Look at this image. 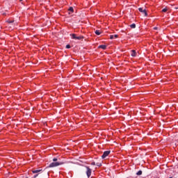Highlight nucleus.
Segmentation results:
<instances>
[{
	"label": "nucleus",
	"mask_w": 178,
	"mask_h": 178,
	"mask_svg": "<svg viewBox=\"0 0 178 178\" xmlns=\"http://www.w3.org/2000/svg\"><path fill=\"white\" fill-rule=\"evenodd\" d=\"M66 48H67V49H70V44H67V45H66Z\"/></svg>",
	"instance_id": "15"
},
{
	"label": "nucleus",
	"mask_w": 178,
	"mask_h": 178,
	"mask_svg": "<svg viewBox=\"0 0 178 178\" xmlns=\"http://www.w3.org/2000/svg\"><path fill=\"white\" fill-rule=\"evenodd\" d=\"M131 29H136V24H132L130 25Z\"/></svg>",
	"instance_id": "12"
},
{
	"label": "nucleus",
	"mask_w": 178,
	"mask_h": 178,
	"mask_svg": "<svg viewBox=\"0 0 178 178\" xmlns=\"http://www.w3.org/2000/svg\"><path fill=\"white\" fill-rule=\"evenodd\" d=\"M139 12H140L141 13H143V15H145V16H148V13H147V10H145V8H144V7L143 8H138Z\"/></svg>",
	"instance_id": "4"
},
{
	"label": "nucleus",
	"mask_w": 178,
	"mask_h": 178,
	"mask_svg": "<svg viewBox=\"0 0 178 178\" xmlns=\"http://www.w3.org/2000/svg\"><path fill=\"white\" fill-rule=\"evenodd\" d=\"M22 1H23V0H19L20 2H22Z\"/></svg>",
	"instance_id": "23"
},
{
	"label": "nucleus",
	"mask_w": 178,
	"mask_h": 178,
	"mask_svg": "<svg viewBox=\"0 0 178 178\" xmlns=\"http://www.w3.org/2000/svg\"><path fill=\"white\" fill-rule=\"evenodd\" d=\"M119 37L118 35H111L110 40H113V38H118Z\"/></svg>",
	"instance_id": "7"
},
{
	"label": "nucleus",
	"mask_w": 178,
	"mask_h": 178,
	"mask_svg": "<svg viewBox=\"0 0 178 178\" xmlns=\"http://www.w3.org/2000/svg\"><path fill=\"white\" fill-rule=\"evenodd\" d=\"M85 168L86 169V175L88 176V178H90L91 176L92 170L88 166H85Z\"/></svg>",
	"instance_id": "3"
},
{
	"label": "nucleus",
	"mask_w": 178,
	"mask_h": 178,
	"mask_svg": "<svg viewBox=\"0 0 178 178\" xmlns=\"http://www.w3.org/2000/svg\"><path fill=\"white\" fill-rule=\"evenodd\" d=\"M60 165H63V163L62 162H53L49 164L48 168H56V166H59Z\"/></svg>",
	"instance_id": "1"
},
{
	"label": "nucleus",
	"mask_w": 178,
	"mask_h": 178,
	"mask_svg": "<svg viewBox=\"0 0 178 178\" xmlns=\"http://www.w3.org/2000/svg\"><path fill=\"white\" fill-rule=\"evenodd\" d=\"M72 40H83L84 39V36L83 35H80V36H76V34L72 33L70 35Z\"/></svg>",
	"instance_id": "2"
},
{
	"label": "nucleus",
	"mask_w": 178,
	"mask_h": 178,
	"mask_svg": "<svg viewBox=\"0 0 178 178\" xmlns=\"http://www.w3.org/2000/svg\"><path fill=\"white\" fill-rule=\"evenodd\" d=\"M109 154H111V151H105V152L103 153L102 156V159H105V158H106V156H108V155H109Z\"/></svg>",
	"instance_id": "5"
},
{
	"label": "nucleus",
	"mask_w": 178,
	"mask_h": 178,
	"mask_svg": "<svg viewBox=\"0 0 178 178\" xmlns=\"http://www.w3.org/2000/svg\"><path fill=\"white\" fill-rule=\"evenodd\" d=\"M95 33L97 35H101V31L99 30H96Z\"/></svg>",
	"instance_id": "9"
},
{
	"label": "nucleus",
	"mask_w": 178,
	"mask_h": 178,
	"mask_svg": "<svg viewBox=\"0 0 178 178\" xmlns=\"http://www.w3.org/2000/svg\"><path fill=\"white\" fill-rule=\"evenodd\" d=\"M162 12H163V13L168 12V8H163V9L162 10Z\"/></svg>",
	"instance_id": "14"
},
{
	"label": "nucleus",
	"mask_w": 178,
	"mask_h": 178,
	"mask_svg": "<svg viewBox=\"0 0 178 178\" xmlns=\"http://www.w3.org/2000/svg\"><path fill=\"white\" fill-rule=\"evenodd\" d=\"M154 30H156V28H154Z\"/></svg>",
	"instance_id": "24"
},
{
	"label": "nucleus",
	"mask_w": 178,
	"mask_h": 178,
	"mask_svg": "<svg viewBox=\"0 0 178 178\" xmlns=\"http://www.w3.org/2000/svg\"><path fill=\"white\" fill-rule=\"evenodd\" d=\"M97 166H101V164L99 165V163L97 164Z\"/></svg>",
	"instance_id": "20"
},
{
	"label": "nucleus",
	"mask_w": 178,
	"mask_h": 178,
	"mask_svg": "<svg viewBox=\"0 0 178 178\" xmlns=\"http://www.w3.org/2000/svg\"><path fill=\"white\" fill-rule=\"evenodd\" d=\"M69 11H70V12H72V13H73V12H74V10L73 9V7H70V8H69Z\"/></svg>",
	"instance_id": "13"
},
{
	"label": "nucleus",
	"mask_w": 178,
	"mask_h": 178,
	"mask_svg": "<svg viewBox=\"0 0 178 178\" xmlns=\"http://www.w3.org/2000/svg\"><path fill=\"white\" fill-rule=\"evenodd\" d=\"M137 176H141V175H143V171L142 170H139L138 172H136Z\"/></svg>",
	"instance_id": "11"
},
{
	"label": "nucleus",
	"mask_w": 178,
	"mask_h": 178,
	"mask_svg": "<svg viewBox=\"0 0 178 178\" xmlns=\"http://www.w3.org/2000/svg\"><path fill=\"white\" fill-rule=\"evenodd\" d=\"M38 176V174L33 176V178H36Z\"/></svg>",
	"instance_id": "18"
},
{
	"label": "nucleus",
	"mask_w": 178,
	"mask_h": 178,
	"mask_svg": "<svg viewBox=\"0 0 178 178\" xmlns=\"http://www.w3.org/2000/svg\"><path fill=\"white\" fill-rule=\"evenodd\" d=\"M99 48H101L102 49H106V45L105 44L99 45Z\"/></svg>",
	"instance_id": "8"
},
{
	"label": "nucleus",
	"mask_w": 178,
	"mask_h": 178,
	"mask_svg": "<svg viewBox=\"0 0 178 178\" xmlns=\"http://www.w3.org/2000/svg\"><path fill=\"white\" fill-rule=\"evenodd\" d=\"M136 55H137V52H136V50L131 51V56H133V58H136Z\"/></svg>",
	"instance_id": "6"
},
{
	"label": "nucleus",
	"mask_w": 178,
	"mask_h": 178,
	"mask_svg": "<svg viewBox=\"0 0 178 178\" xmlns=\"http://www.w3.org/2000/svg\"><path fill=\"white\" fill-rule=\"evenodd\" d=\"M53 161H54V162H56V161H58V159L54 158V159H53Z\"/></svg>",
	"instance_id": "16"
},
{
	"label": "nucleus",
	"mask_w": 178,
	"mask_h": 178,
	"mask_svg": "<svg viewBox=\"0 0 178 178\" xmlns=\"http://www.w3.org/2000/svg\"><path fill=\"white\" fill-rule=\"evenodd\" d=\"M3 15H6V13H3Z\"/></svg>",
	"instance_id": "21"
},
{
	"label": "nucleus",
	"mask_w": 178,
	"mask_h": 178,
	"mask_svg": "<svg viewBox=\"0 0 178 178\" xmlns=\"http://www.w3.org/2000/svg\"><path fill=\"white\" fill-rule=\"evenodd\" d=\"M47 176L49 175L48 172H47Z\"/></svg>",
	"instance_id": "22"
},
{
	"label": "nucleus",
	"mask_w": 178,
	"mask_h": 178,
	"mask_svg": "<svg viewBox=\"0 0 178 178\" xmlns=\"http://www.w3.org/2000/svg\"><path fill=\"white\" fill-rule=\"evenodd\" d=\"M13 22H15L14 20H13V21H7V23H13Z\"/></svg>",
	"instance_id": "17"
},
{
	"label": "nucleus",
	"mask_w": 178,
	"mask_h": 178,
	"mask_svg": "<svg viewBox=\"0 0 178 178\" xmlns=\"http://www.w3.org/2000/svg\"><path fill=\"white\" fill-rule=\"evenodd\" d=\"M91 165H95V162H92V163H91Z\"/></svg>",
	"instance_id": "19"
},
{
	"label": "nucleus",
	"mask_w": 178,
	"mask_h": 178,
	"mask_svg": "<svg viewBox=\"0 0 178 178\" xmlns=\"http://www.w3.org/2000/svg\"><path fill=\"white\" fill-rule=\"evenodd\" d=\"M42 170H32V173H40Z\"/></svg>",
	"instance_id": "10"
}]
</instances>
